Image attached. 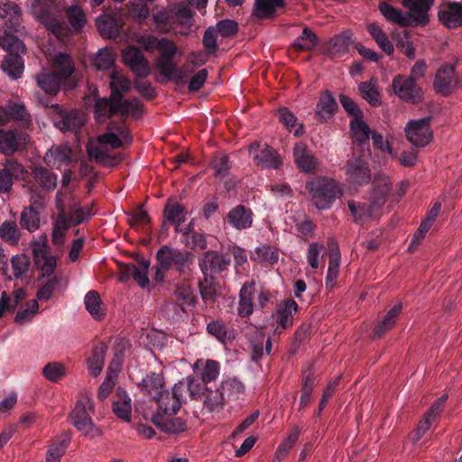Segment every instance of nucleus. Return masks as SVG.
I'll list each match as a JSON object with an SVG mask.
<instances>
[{
	"label": "nucleus",
	"mask_w": 462,
	"mask_h": 462,
	"mask_svg": "<svg viewBox=\"0 0 462 462\" xmlns=\"http://www.w3.org/2000/svg\"><path fill=\"white\" fill-rule=\"evenodd\" d=\"M219 363L207 360L201 372L189 375L175 383L172 390L162 392L155 400L139 408L143 419L152 422L157 429L166 434H178L187 430V421L177 417L188 396L198 400L208 390L207 384L215 381L219 374Z\"/></svg>",
	"instance_id": "obj_1"
},
{
	"label": "nucleus",
	"mask_w": 462,
	"mask_h": 462,
	"mask_svg": "<svg viewBox=\"0 0 462 462\" xmlns=\"http://www.w3.org/2000/svg\"><path fill=\"white\" fill-rule=\"evenodd\" d=\"M0 17L5 21L6 30L0 37V46L7 52L1 68L10 78L19 79L23 72L22 54L26 48L23 41L7 32V30L18 32L21 27L22 13L20 7L14 2L6 1L0 5Z\"/></svg>",
	"instance_id": "obj_2"
},
{
	"label": "nucleus",
	"mask_w": 462,
	"mask_h": 462,
	"mask_svg": "<svg viewBox=\"0 0 462 462\" xmlns=\"http://www.w3.org/2000/svg\"><path fill=\"white\" fill-rule=\"evenodd\" d=\"M111 94L108 97L96 99L94 115L98 123H105L106 119L119 115L125 119L129 115L134 118L141 117L142 105L137 98L125 99L124 94L130 89V81L117 72H114L110 81Z\"/></svg>",
	"instance_id": "obj_3"
},
{
	"label": "nucleus",
	"mask_w": 462,
	"mask_h": 462,
	"mask_svg": "<svg viewBox=\"0 0 462 462\" xmlns=\"http://www.w3.org/2000/svg\"><path fill=\"white\" fill-rule=\"evenodd\" d=\"M402 4L408 12H402L386 2L380 3L379 10L388 22L402 28L424 27L429 24V12L434 0H402Z\"/></svg>",
	"instance_id": "obj_4"
},
{
	"label": "nucleus",
	"mask_w": 462,
	"mask_h": 462,
	"mask_svg": "<svg viewBox=\"0 0 462 462\" xmlns=\"http://www.w3.org/2000/svg\"><path fill=\"white\" fill-rule=\"evenodd\" d=\"M53 70L43 69L37 74L36 84L46 94L55 96L64 86L72 89L77 86V80L73 76L74 63L70 55L60 53L53 61Z\"/></svg>",
	"instance_id": "obj_5"
},
{
	"label": "nucleus",
	"mask_w": 462,
	"mask_h": 462,
	"mask_svg": "<svg viewBox=\"0 0 462 462\" xmlns=\"http://www.w3.org/2000/svg\"><path fill=\"white\" fill-rule=\"evenodd\" d=\"M33 16L52 34L60 38L68 36L69 26L57 11L56 0H33L32 3Z\"/></svg>",
	"instance_id": "obj_6"
},
{
	"label": "nucleus",
	"mask_w": 462,
	"mask_h": 462,
	"mask_svg": "<svg viewBox=\"0 0 462 462\" xmlns=\"http://www.w3.org/2000/svg\"><path fill=\"white\" fill-rule=\"evenodd\" d=\"M157 264L164 270H175L180 276L191 273L195 255L187 250L162 245L156 253Z\"/></svg>",
	"instance_id": "obj_7"
},
{
	"label": "nucleus",
	"mask_w": 462,
	"mask_h": 462,
	"mask_svg": "<svg viewBox=\"0 0 462 462\" xmlns=\"http://www.w3.org/2000/svg\"><path fill=\"white\" fill-rule=\"evenodd\" d=\"M152 42H156V48L160 53L157 63L160 73L167 79H173L177 83L181 82L186 75L183 69H178L173 62V58L178 51L176 44L167 38L158 40L152 37Z\"/></svg>",
	"instance_id": "obj_8"
},
{
	"label": "nucleus",
	"mask_w": 462,
	"mask_h": 462,
	"mask_svg": "<svg viewBox=\"0 0 462 462\" xmlns=\"http://www.w3.org/2000/svg\"><path fill=\"white\" fill-rule=\"evenodd\" d=\"M306 189L312 197L313 204L319 209H328L341 195L337 182L328 178H317L307 182Z\"/></svg>",
	"instance_id": "obj_9"
},
{
	"label": "nucleus",
	"mask_w": 462,
	"mask_h": 462,
	"mask_svg": "<svg viewBox=\"0 0 462 462\" xmlns=\"http://www.w3.org/2000/svg\"><path fill=\"white\" fill-rule=\"evenodd\" d=\"M32 182L28 183L27 191L32 204L42 206L43 197L40 189L45 192L53 191L58 183V175L43 166H36L31 172Z\"/></svg>",
	"instance_id": "obj_10"
},
{
	"label": "nucleus",
	"mask_w": 462,
	"mask_h": 462,
	"mask_svg": "<svg viewBox=\"0 0 462 462\" xmlns=\"http://www.w3.org/2000/svg\"><path fill=\"white\" fill-rule=\"evenodd\" d=\"M231 265L230 254L226 250L219 252L217 250H208L199 257V267L207 281L217 279V276L228 271Z\"/></svg>",
	"instance_id": "obj_11"
},
{
	"label": "nucleus",
	"mask_w": 462,
	"mask_h": 462,
	"mask_svg": "<svg viewBox=\"0 0 462 462\" xmlns=\"http://www.w3.org/2000/svg\"><path fill=\"white\" fill-rule=\"evenodd\" d=\"M394 94L402 101L410 104H419L423 100L424 93L415 80L407 76L398 74L392 81Z\"/></svg>",
	"instance_id": "obj_12"
},
{
	"label": "nucleus",
	"mask_w": 462,
	"mask_h": 462,
	"mask_svg": "<svg viewBox=\"0 0 462 462\" xmlns=\"http://www.w3.org/2000/svg\"><path fill=\"white\" fill-rule=\"evenodd\" d=\"M249 152L254 162L261 168L276 170L282 165V160L277 152L267 143H253Z\"/></svg>",
	"instance_id": "obj_13"
},
{
	"label": "nucleus",
	"mask_w": 462,
	"mask_h": 462,
	"mask_svg": "<svg viewBox=\"0 0 462 462\" xmlns=\"http://www.w3.org/2000/svg\"><path fill=\"white\" fill-rule=\"evenodd\" d=\"M56 114L54 125L62 132L70 131L78 134L84 125L82 115L77 110H64L58 104L51 105Z\"/></svg>",
	"instance_id": "obj_14"
},
{
	"label": "nucleus",
	"mask_w": 462,
	"mask_h": 462,
	"mask_svg": "<svg viewBox=\"0 0 462 462\" xmlns=\"http://www.w3.org/2000/svg\"><path fill=\"white\" fill-rule=\"evenodd\" d=\"M430 121V117L410 121L405 128L406 137L409 142L415 146L423 147L427 145L432 137Z\"/></svg>",
	"instance_id": "obj_15"
},
{
	"label": "nucleus",
	"mask_w": 462,
	"mask_h": 462,
	"mask_svg": "<svg viewBox=\"0 0 462 462\" xmlns=\"http://www.w3.org/2000/svg\"><path fill=\"white\" fill-rule=\"evenodd\" d=\"M122 58L137 78H146L150 74L148 60L139 48L128 47L123 51Z\"/></svg>",
	"instance_id": "obj_16"
},
{
	"label": "nucleus",
	"mask_w": 462,
	"mask_h": 462,
	"mask_svg": "<svg viewBox=\"0 0 462 462\" xmlns=\"http://www.w3.org/2000/svg\"><path fill=\"white\" fill-rule=\"evenodd\" d=\"M73 426L86 436L93 438L97 430L95 428L91 417L87 412V405L83 401H78L69 416Z\"/></svg>",
	"instance_id": "obj_17"
},
{
	"label": "nucleus",
	"mask_w": 462,
	"mask_h": 462,
	"mask_svg": "<svg viewBox=\"0 0 462 462\" xmlns=\"http://www.w3.org/2000/svg\"><path fill=\"white\" fill-rule=\"evenodd\" d=\"M225 221L236 230H246L253 226L254 212L249 207L239 204L227 212Z\"/></svg>",
	"instance_id": "obj_18"
},
{
	"label": "nucleus",
	"mask_w": 462,
	"mask_h": 462,
	"mask_svg": "<svg viewBox=\"0 0 462 462\" xmlns=\"http://www.w3.org/2000/svg\"><path fill=\"white\" fill-rule=\"evenodd\" d=\"M456 75V67L452 64H444L440 66L438 69L435 79L433 81V87L437 93L441 94L442 96H448L452 93L455 88H457L455 85L457 79H455Z\"/></svg>",
	"instance_id": "obj_19"
},
{
	"label": "nucleus",
	"mask_w": 462,
	"mask_h": 462,
	"mask_svg": "<svg viewBox=\"0 0 462 462\" xmlns=\"http://www.w3.org/2000/svg\"><path fill=\"white\" fill-rule=\"evenodd\" d=\"M27 135L19 130H0V152L10 156L21 150Z\"/></svg>",
	"instance_id": "obj_20"
},
{
	"label": "nucleus",
	"mask_w": 462,
	"mask_h": 462,
	"mask_svg": "<svg viewBox=\"0 0 462 462\" xmlns=\"http://www.w3.org/2000/svg\"><path fill=\"white\" fill-rule=\"evenodd\" d=\"M346 172L354 184L363 185L371 180L368 162L361 157L348 160L346 164Z\"/></svg>",
	"instance_id": "obj_21"
},
{
	"label": "nucleus",
	"mask_w": 462,
	"mask_h": 462,
	"mask_svg": "<svg viewBox=\"0 0 462 462\" xmlns=\"http://www.w3.org/2000/svg\"><path fill=\"white\" fill-rule=\"evenodd\" d=\"M171 300L183 311H186V308L195 307L198 302L193 288L184 281L176 284Z\"/></svg>",
	"instance_id": "obj_22"
},
{
	"label": "nucleus",
	"mask_w": 462,
	"mask_h": 462,
	"mask_svg": "<svg viewBox=\"0 0 462 462\" xmlns=\"http://www.w3.org/2000/svg\"><path fill=\"white\" fill-rule=\"evenodd\" d=\"M293 158L296 165L301 171L305 173L315 172L318 167V159L304 143H299L294 145Z\"/></svg>",
	"instance_id": "obj_23"
},
{
	"label": "nucleus",
	"mask_w": 462,
	"mask_h": 462,
	"mask_svg": "<svg viewBox=\"0 0 462 462\" xmlns=\"http://www.w3.org/2000/svg\"><path fill=\"white\" fill-rule=\"evenodd\" d=\"M163 378L160 374L157 373H150L148 374L140 383H138V387L141 389V391L144 392L147 394H152V392L155 393V395L149 399L146 402H143L142 403H137L135 405V411L140 413L143 417V414L139 411L141 407L146 405L148 402H150L152 400H155L156 397L159 396L162 392L164 391H159L162 385H163Z\"/></svg>",
	"instance_id": "obj_24"
},
{
	"label": "nucleus",
	"mask_w": 462,
	"mask_h": 462,
	"mask_svg": "<svg viewBox=\"0 0 462 462\" xmlns=\"http://www.w3.org/2000/svg\"><path fill=\"white\" fill-rule=\"evenodd\" d=\"M32 253L35 264L42 270L43 275L51 276L56 267V260L49 255L47 245L40 242L33 243Z\"/></svg>",
	"instance_id": "obj_25"
},
{
	"label": "nucleus",
	"mask_w": 462,
	"mask_h": 462,
	"mask_svg": "<svg viewBox=\"0 0 462 462\" xmlns=\"http://www.w3.org/2000/svg\"><path fill=\"white\" fill-rule=\"evenodd\" d=\"M439 21L448 28L462 27V4L448 3L438 14Z\"/></svg>",
	"instance_id": "obj_26"
},
{
	"label": "nucleus",
	"mask_w": 462,
	"mask_h": 462,
	"mask_svg": "<svg viewBox=\"0 0 462 462\" xmlns=\"http://www.w3.org/2000/svg\"><path fill=\"white\" fill-rule=\"evenodd\" d=\"M337 109V103L331 92L325 90L320 94L319 102L315 109V120L319 122H325L332 117Z\"/></svg>",
	"instance_id": "obj_27"
},
{
	"label": "nucleus",
	"mask_w": 462,
	"mask_h": 462,
	"mask_svg": "<svg viewBox=\"0 0 462 462\" xmlns=\"http://www.w3.org/2000/svg\"><path fill=\"white\" fill-rule=\"evenodd\" d=\"M96 24L102 37L108 39H116L119 36L122 23L118 18L109 14H100Z\"/></svg>",
	"instance_id": "obj_28"
},
{
	"label": "nucleus",
	"mask_w": 462,
	"mask_h": 462,
	"mask_svg": "<svg viewBox=\"0 0 462 462\" xmlns=\"http://www.w3.org/2000/svg\"><path fill=\"white\" fill-rule=\"evenodd\" d=\"M350 130L352 134L353 143L359 146L362 150L369 146L371 132L369 125L363 120L352 119L350 121Z\"/></svg>",
	"instance_id": "obj_29"
},
{
	"label": "nucleus",
	"mask_w": 462,
	"mask_h": 462,
	"mask_svg": "<svg viewBox=\"0 0 462 462\" xmlns=\"http://www.w3.org/2000/svg\"><path fill=\"white\" fill-rule=\"evenodd\" d=\"M113 411L120 419L130 421L132 413L131 398L123 388H117L113 401Z\"/></svg>",
	"instance_id": "obj_30"
},
{
	"label": "nucleus",
	"mask_w": 462,
	"mask_h": 462,
	"mask_svg": "<svg viewBox=\"0 0 462 462\" xmlns=\"http://www.w3.org/2000/svg\"><path fill=\"white\" fill-rule=\"evenodd\" d=\"M391 190L390 180L386 176L376 177L373 180V192L371 203L378 208L384 205L387 196Z\"/></svg>",
	"instance_id": "obj_31"
},
{
	"label": "nucleus",
	"mask_w": 462,
	"mask_h": 462,
	"mask_svg": "<svg viewBox=\"0 0 462 462\" xmlns=\"http://www.w3.org/2000/svg\"><path fill=\"white\" fill-rule=\"evenodd\" d=\"M298 304L295 300L290 299L283 300L277 307V323L282 328L286 329L293 324V315L298 310Z\"/></svg>",
	"instance_id": "obj_32"
},
{
	"label": "nucleus",
	"mask_w": 462,
	"mask_h": 462,
	"mask_svg": "<svg viewBox=\"0 0 462 462\" xmlns=\"http://www.w3.org/2000/svg\"><path fill=\"white\" fill-rule=\"evenodd\" d=\"M402 310V303L395 304L392 309H390L383 319L374 327L373 337L380 338L389 331L394 326Z\"/></svg>",
	"instance_id": "obj_33"
},
{
	"label": "nucleus",
	"mask_w": 462,
	"mask_h": 462,
	"mask_svg": "<svg viewBox=\"0 0 462 462\" xmlns=\"http://www.w3.org/2000/svg\"><path fill=\"white\" fill-rule=\"evenodd\" d=\"M352 43V34L343 32L335 35L328 44V52L331 57H341L346 53Z\"/></svg>",
	"instance_id": "obj_34"
},
{
	"label": "nucleus",
	"mask_w": 462,
	"mask_h": 462,
	"mask_svg": "<svg viewBox=\"0 0 462 462\" xmlns=\"http://www.w3.org/2000/svg\"><path fill=\"white\" fill-rule=\"evenodd\" d=\"M68 221L71 226H79L88 221L91 216V207H81L79 202L72 201L66 210Z\"/></svg>",
	"instance_id": "obj_35"
},
{
	"label": "nucleus",
	"mask_w": 462,
	"mask_h": 462,
	"mask_svg": "<svg viewBox=\"0 0 462 462\" xmlns=\"http://www.w3.org/2000/svg\"><path fill=\"white\" fill-rule=\"evenodd\" d=\"M187 213L182 205L168 200L164 207L163 217L164 219L175 226L176 232H180V226L185 221Z\"/></svg>",
	"instance_id": "obj_36"
},
{
	"label": "nucleus",
	"mask_w": 462,
	"mask_h": 462,
	"mask_svg": "<svg viewBox=\"0 0 462 462\" xmlns=\"http://www.w3.org/2000/svg\"><path fill=\"white\" fill-rule=\"evenodd\" d=\"M392 38L396 48L408 59H414L416 56L413 42L411 41V33L407 30L392 32Z\"/></svg>",
	"instance_id": "obj_37"
},
{
	"label": "nucleus",
	"mask_w": 462,
	"mask_h": 462,
	"mask_svg": "<svg viewBox=\"0 0 462 462\" xmlns=\"http://www.w3.org/2000/svg\"><path fill=\"white\" fill-rule=\"evenodd\" d=\"M106 351L107 346L104 342H99L93 347L92 355L88 359V368L92 376L96 377L101 373Z\"/></svg>",
	"instance_id": "obj_38"
},
{
	"label": "nucleus",
	"mask_w": 462,
	"mask_h": 462,
	"mask_svg": "<svg viewBox=\"0 0 462 462\" xmlns=\"http://www.w3.org/2000/svg\"><path fill=\"white\" fill-rule=\"evenodd\" d=\"M284 0H256L254 14L260 19L273 17L279 8L284 7Z\"/></svg>",
	"instance_id": "obj_39"
},
{
	"label": "nucleus",
	"mask_w": 462,
	"mask_h": 462,
	"mask_svg": "<svg viewBox=\"0 0 462 462\" xmlns=\"http://www.w3.org/2000/svg\"><path fill=\"white\" fill-rule=\"evenodd\" d=\"M319 43L317 34L309 27H305L300 35H299L291 44L292 48L298 51H310Z\"/></svg>",
	"instance_id": "obj_40"
},
{
	"label": "nucleus",
	"mask_w": 462,
	"mask_h": 462,
	"mask_svg": "<svg viewBox=\"0 0 462 462\" xmlns=\"http://www.w3.org/2000/svg\"><path fill=\"white\" fill-rule=\"evenodd\" d=\"M59 213L54 222L52 231V243L56 245H61L66 231L71 226L68 221L66 209L62 206H58Z\"/></svg>",
	"instance_id": "obj_41"
},
{
	"label": "nucleus",
	"mask_w": 462,
	"mask_h": 462,
	"mask_svg": "<svg viewBox=\"0 0 462 462\" xmlns=\"http://www.w3.org/2000/svg\"><path fill=\"white\" fill-rule=\"evenodd\" d=\"M84 304L93 319L101 320L105 317L106 311L97 291L92 290L87 292L84 298Z\"/></svg>",
	"instance_id": "obj_42"
},
{
	"label": "nucleus",
	"mask_w": 462,
	"mask_h": 462,
	"mask_svg": "<svg viewBox=\"0 0 462 462\" xmlns=\"http://www.w3.org/2000/svg\"><path fill=\"white\" fill-rule=\"evenodd\" d=\"M366 30L383 52H385L387 55H392L393 53V44L378 24L374 23H368Z\"/></svg>",
	"instance_id": "obj_43"
},
{
	"label": "nucleus",
	"mask_w": 462,
	"mask_h": 462,
	"mask_svg": "<svg viewBox=\"0 0 462 462\" xmlns=\"http://www.w3.org/2000/svg\"><path fill=\"white\" fill-rule=\"evenodd\" d=\"M202 397H204V406L209 411L221 410L226 401V397L220 387L216 389L215 391L208 387V390H205V393L201 394V396L199 399Z\"/></svg>",
	"instance_id": "obj_44"
},
{
	"label": "nucleus",
	"mask_w": 462,
	"mask_h": 462,
	"mask_svg": "<svg viewBox=\"0 0 462 462\" xmlns=\"http://www.w3.org/2000/svg\"><path fill=\"white\" fill-rule=\"evenodd\" d=\"M23 298L24 292L23 290L15 291L13 298L6 291H3L0 299V319L3 318L5 312H14Z\"/></svg>",
	"instance_id": "obj_45"
},
{
	"label": "nucleus",
	"mask_w": 462,
	"mask_h": 462,
	"mask_svg": "<svg viewBox=\"0 0 462 462\" xmlns=\"http://www.w3.org/2000/svg\"><path fill=\"white\" fill-rule=\"evenodd\" d=\"M10 120L17 122L22 127L28 128L32 124L31 115L23 104L9 103Z\"/></svg>",
	"instance_id": "obj_46"
},
{
	"label": "nucleus",
	"mask_w": 462,
	"mask_h": 462,
	"mask_svg": "<svg viewBox=\"0 0 462 462\" xmlns=\"http://www.w3.org/2000/svg\"><path fill=\"white\" fill-rule=\"evenodd\" d=\"M347 206L356 223H361L364 219L371 217L375 208L372 203H356L354 200L348 201Z\"/></svg>",
	"instance_id": "obj_47"
},
{
	"label": "nucleus",
	"mask_w": 462,
	"mask_h": 462,
	"mask_svg": "<svg viewBox=\"0 0 462 462\" xmlns=\"http://www.w3.org/2000/svg\"><path fill=\"white\" fill-rule=\"evenodd\" d=\"M20 225L32 233L40 226V217L38 211L32 207L25 208L20 217Z\"/></svg>",
	"instance_id": "obj_48"
},
{
	"label": "nucleus",
	"mask_w": 462,
	"mask_h": 462,
	"mask_svg": "<svg viewBox=\"0 0 462 462\" xmlns=\"http://www.w3.org/2000/svg\"><path fill=\"white\" fill-rule=\"evenodd\" d=\"M339 264L340 252L338 247L336 245V247L332 248L329 253V263L326 276L327 286H333V283L336 282L339 273Z\"/></svg>",
	"instance_id": "obj_49"
},
{
	"label": "nucleus",
	"mask_w": 462,
	"mask_h": 462,
	"mask_svg": "<svg viewBox=\"0 0 462 462\" xmlns=\"http://www.w3.org/2000/svg\"><path fill=\"white\" fill-rule=\"evenodd\" d=\"M174 17L173 23L177 22L180 25L189 29L193 24L194 13L186 5L175 4L171 6Z\"/></svg>",
	"instance_id": "obj_50"
},
{
	"label": "nucleus",
	"mask_w": 462,
	"mask_h": 462,
	"mask_svg": "<svg viewBox=\"0 0 462 462\" xmlns=\"http://www.w3.org/2000/svg\"><path fill=\"white\" fill-rule=\"evenodd\" d=\"M66 15L70 26L75 32H80L84 28L87 20L80 6L77 5L69 6L66 10Z\"/></svg>",
	"instance_id": "obj_51"
},
{
	"label": "nucleus",
	"mask_w": 462,
	"mask_h": 462,
	"mask_svg": "<svg viewBox=\"0 0 462 462\" xmlns=\"http://www.w3.org/2000/svg\"><path fill=\"white\" fill-rule=\"evenodd\" d=\"M20 230L14 221H5L0 226V237L10 245H16L20 240Z\"/></svg>",
	"instance_id": "obj_52"
},
{
	"label": "nucleus",
	"mask_w": 462,
	"mask_h": 462,
	"mask_svg": "<svg viewBox=\"0 0 462 462\" xmlns=\"http://www.w3.org/2000/svg\"><path fill=\"white\" fill-rule=\"evenodd\" d=\"M39 304L36 300H31L26 302L25 306H22L17 311L14 321L17 324H23L30 321L37 313Z\"/></svg>",
	"instance_id": "obj_53"
},
{
	"label": "nucleus",
	"mask_w": 462,
	"mask_h": 462,
	"mask_svg": "<svg viewBox=\"0 0 462 462\" xmlns=\"http://www.w3.org/2000/svg\"><path fill=\"white\" fill-rule=\"evenodd\" d=\"M358 89L362 97L373 106L381 104L380 93L371 82L364 81L359 84Z\"/></svg>",
	"instance_id": "obj_54"
},
{
	"label": "nucleus",
	"mask_w": 462,
	"mask_h": 462,
	"mask_svg": "<svg viewBox=\"0 0 462 462\" xmlns=\"http://www.w3.org/2000/svg\"><path fill=\"white\" fill-rule=\"evenodd\" d=\"M64 365L59 362H50L42 369L43 376L50 382L57 383L65 376Z\"/></svg>",
	"instance_id": "obj_55"
},
{
	"label": "nucleus",
	"mask_w": 462,
	"mask_h": 462,
	"mask_svg": "<svg viewBox=\"0 0 462 462\" xmlns=\"http://www.w3.org/2000/svg\"><path fill=\"white\" fill-rule=\"evenodd\" d=\"M300 433V429L298 426H294L291 430L288 437L279 445L276 450V455L278 456V457H284L285 456H287L291 448L298 440Z\"/></svg>",
	"instance_id": "obj_56"
},
{
	"label": "nucleus",
	"mask_w": 462,
	"mask_h": 462,
	"mask_svg": "<svg viewBox=\"0 0 462 462\" xmlns=\"http://www.w3.org/2000/svg\"><path fill=\"white\" fill-rule=\"evenodd\" d=\"M220 389L226 398H237V395L244 392L245 385L237 379L231 378L224 381L220 385Z\"/></svg>",
	"instance_id": "obj_57"
},
{
	"label": "nucleus",
	"mask_w": 462,
	"mask_h": 462,
	"mask_svg": "<svg viewBox=\"0 0 462 462\" xmlns=\"http://www.w3.org/2000/svg\"><path fill=\"white\" fill-rule=\"evenodd\" d=\"M216 279H210V281H207V277L203 278V281H200L199 283V292L202 300L205 302H214L216 297L217 295V290L215 287Z\"/></svg>",
	"instance_id": "obj_58"
},
{
	"label": "nucleus",
	"mask_w": 462,
	"mask_h": 462,
	"mask_svg": "<svg viewBox=\"0 0 462 462\" xmlns=\"http://www.w3.org/2000/svg\"><path fill=\"white\" fill-rule=\"evenodd\" d=\"M60 283V278L58 276H51L48 279L45 284H43L37 291V298L40 300H49L54 291L58 288Z\"/></svg>",
	"instance_id": "obj_59"
},
{
	"label": "nucleus",
	"mask_w": 462,
	"mask_h": 462,
	"mask_svg": "<svg viewBox=\"0 0 462 462\" xmlns=\"http://www.w3.org/2000/svg\"><path fill=\"white\" fill-rule=\"evenodd\" d=\"M249 347L252 361L258 362L264 353V335L260 333L254 336L249 341Z\"/></svg>",
	"instance_id": "obj_60"
},
{
	"label": "nucleus",
	"mask_w": 462,
	"mask_h": 462,
	"mask_svg": "<svg viewBox=\"0 0 462 462\" xmlns=\"http://www.w3.org/2000/svg\"><path fill=\"white\" fill-rule=\"evenodd\" d=\"M255 254L259 261L270 264H275L279 260V253L269 245H264L255 249Z\"/></svg>",
	"instance_id": "obj_61"
},
{
	"label": "nucleus",
	"mask_w": 462,
	"mask_h": 462,
	"mask_svg": "<svg viewBox=\"0 0 462 462\" xmlns=\"http://www.w3.org/2000/svg\"><path fill=\"white\" fill-rule=\"evenodd\" d=\"M211 165L215 171L216 177L222 180L229 174L231 165L229 157L227 155L215 157L211 162Z\"/></svg>",
	"instance_id": "obj_62"
},
{
	"label": "nucleus",
	"mask_w": 462,
	"mask_h": 462,
	"mask_svg": "<svg viewBox=\"0 0 462 462\" xmlns=\"http://www.w3.org/2000/svg\"><path fill=\"white\" fill-rule=\"evenodd\" d=\"M2 169L9 173V176L13 180L24 179L25 174H27L25 168L20 162L13 159L5 160Z\"/></svg>",
	"instance_id": "obj_63"
},
{
	"label": "nucleus",
	"mask_w": 462,
	"mask_h": 462,
	"mask_svg": "<svg viewBox=\"0 0 462 462\" xmlns=\"http://www.w3.org/2000/svg\"><path fill=\"white\" fill-rule=\"evenodd\" d=\"M115 59L110 51L100 50L94 58V65L98 70H106L113 67Z\"/></svg>",
	"instance_id": "obj_64"
}]
</instances>
